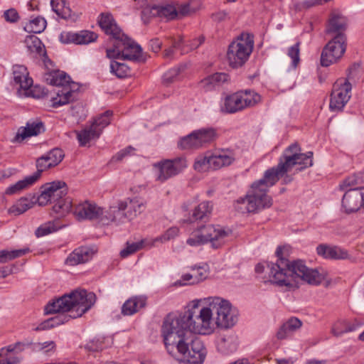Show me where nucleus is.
Returning a JSON list of instances; mask_svg holds the SVG:
<instances>
[{"instance_id":"1","label":"nucleus","mask_w":364,"mask_h":364,"mask_svg":"<svg viewBox=\"0 0 364 364\" xmlns=\"http://www.w3.org/2000/svg\"><path fill=\"white\" fill-rule=\"evenodd\" d=\"M95 301V294L85 289H76L54 299L45 306V313L62 314L41 323L36 330L54 328L68 322L70 318L80 317L91 309Z\"/></svg>"},{"instance_id":"2","label":"nucleus","mask_w":364,"mask_h":364,"mask_svg":"<svg viewBox=\"0 0 364 364\" xmlns=\"http://www.w3.org/2000/svg\"><path fill=\"white\" fill-rule=\"evenodd\" d=\"M276 262L268 264L269 281L279 287L289 289L296 286L297 279H301L311 285H318L323 280V276L316 269L308 268L301 260L290 262L282 256V248L278 247L276 251Z\"/></svg>"},{"instance_id":"3","label":"nucleus","mask_w":364,"mask_h":364,"mask_svg":"<svg viewBox=\"0 0 364 364\" xmlns=\"http://www.w3.org/2000/svg\"><path fill=\"white\" fill-rule=\"evenodd\" d=\"M168 353L181 358L187 364H202L206 355L203 342L191 333L164 343Z\"/></svg>"},{"instance_id":"4","label":"nucleus","mask_w":364,"mask_h":364,"mask_svg":"<svg viewBox=\"0 0 364 364\" xmlns=\"http://www.w3.org/2000/svg\"><path fill=\"white\" fill-rule=\"evenodd\" d=\"M200 302L204 304L203 299L193 301L192 307L179 315L191 334L208 335L214 331L212 309L210 306L199 309Z\"/></svg>"},{"instance_id":"5","label":"nucleus","mask_w":364,"mask_h":364,"mask_svg":"<svg viewBox=\"0 0 364 364\" xmlns=\"http://www.w3.org/2000/svg\"><path fill=\"white\" fill-rule=\"evenodd\" d=\"M272 205V199L267 192L252 183L245 196L237 199L234 207L240 213H257Z\"/></svg>"},{"instance_id":"6","label":"nucleus","mask_w":364,"mask_h":364,"mask_svg":"<svg viewBox=\"0 0 364 364\" xmlns=\"http://www.w3.org/2000/svg\"><path fill=\"white\" fill-rule=\"evenodd\" d=\"M229 235L230 232L219 225H206L192 232L186 242L192 247L210 242L211 246L216 249L227 242Z\"/></svg>"},{"instance_id":"7","label":"nucleus","mask_w":364,"mask_h":364,"mask_svg":"<svg viewBox=\"0 0 364 364\" xmlns=\"http://www.w3.org/2000/svg\"><path fill=\"white\" fill-rule=\"evenodd\" d=\"M204 304L210 306L212 313L215 312V325L220 328H230L235 325L238 320V314L231 304L220 297L204 298Z\"/></svg>"},{"instance_id":"8","label":"nucleus","mask_w":364,"mask_h":364,"mask_svg":"<svg viewBox=\"0 0 364 364\" xmlns=\"http://www.w3.org/2000/svg\"><path fill=\"white\" fill-rule=\"evenodd\" d=\"M254 41L247 33H242L228 47L227 58L229 65L233 68L242 66L252 52Z\"/></svg>"},{"instance_id":"9","label":"nucleus","mask_w":364,"mask_h":364,"mask_svg":"<svg viewBox=\"0 0 364 364\" xmlns=\"http://www.w3.org/2000/svg\"><path fill=\"white\" fill-rule=\"evenodd\" d=\"M70 80L69 75L59 70H53L46 75L45 80L48 84L61 87V89L57 91V96L52 98L54 107L65 105L73 100L74 87L70 86Z\"/></svg>"},{"instance_id":"10","label":"nucleus","mask_w":364,"mask_h":364,"mask_svg":"<svg viewBox=\"0 0 364 364\" xmlns=\"http://www.w3.org/2000/svg\"><path fill=\"white\" fill-rule=\"evenodd\" d=\"M359 68V65H353L349 68L348 79H339L333 85L331 95L329 108L331 111L343 110L351 97L352 85L349 82L353 78V74Z\"/></svg>"},{"instance_id":"11","label":"nucleus","mask_w":364,"mask_h":364,"mask_svg":"<svg viewBox=\"0 0 364 364\" xmlns=\"http://www.w3.org/2000/svg\"><path fill=\"white\" fill-rule=\"evenodd\" d=\"M261 97L251 90L237 92L224 99L221 110L226 113H235L259 102Z\"/></svg>"},{"instance_id":"12","label":"nucleus","mask_w":364,"mask_h":364,"mask_svg":"<svg viewBox=\"0 0 364 364\" xmlns=\"http://www.w3.org/2000/svg\"><path fill=\"white\" fill-rule=\"evenodd\" d=\"M313 152L308 151L305 154L301 153V148L297 143L291 144L284 149L282 155L279 157L287 171H289L295 165H299V171L311 167L313 165Z\"/></svg>"},{"instance_id":"13","label":"nucleus","mask_w":364,"mask_h":364,"mask_svg":"<svg viewBox=\"0 0 364 364\" xmlns=\"http://www.w3.org/2000/svg\"><path fill=\"white\" fill-rule=\"evenodd\" d=\"M161 336L164 343L172 342L182 336L191 334L184 325L179 314H168L164 320L161 326Z\"/></svg>"},{"instance_id":"14","label":"nucleus","mask_w":364,"mask_h":364,"mask_svg":"<svg viewBox=\"0 0 364 364\" xmlns=\"http://www.w3.org/2000/svg\"><path fill=\"white\" fill-rule=\"evenodd\" d=\"M156 181L164 183L180 173L187 166L185 158L178 157L172 160L164 159L154 164Z\"/></svg>"},{"instance_id":"15","label":"nucleus","mask_w":364,"mask_h":364,"mask_svg":"<svg viewBox=\"0 0 364 364\" xmlns=\"http://www.w3.org/2000/svg\"><path fill=\"white\" fill-rule=\"evenodd\" d=\"M217 138L218 133L214 128L199 129L182 138L179 146L183 149H198L211 144Z\"/></svg>"},{"instance_id":"16","label":"nucleus","mask_w":364,"mask_h":364,"mask_svg":"<svg viewBox=\"0 0 364 364\" xmlns=\"http://www.w3.org/2000/svg\"><path fill=\"white\" fill-rule=\"evenodd\" d=\"M331 39L323 48L321 55V64L328 67L340 59L346 50V36L338 35Z\"/></svg>"},{"instance_id":"17","label":"nucleus","mask_w":364,"mask_h":364,"mask_svg":"<svg viewBox=\"0 0 364 364\" xmlns=\"http://www.w3.org/2000/svg\"><path fill=\"white\" fill-rule=\"evenodd\" d=\"M51 167L48 161H47L44 156H42L36 161L37 171L32 175L26 176L24 179L18 181L15 184L9 186L6 189V193L7 194H14L34 184L40 178L42 172Z\"/></svg>"},{"instance_id":"18","label":"nucleus","mask_w":364,"mask_h":364,"mask_svg":"<svg viewBox=\"0 0 364 364\" xmlns=\"http://www.w3.org/2000/svg\"><path fill=\"white\" fill-rule=\"evenodd\" d=\"M126 210V203L122 202V200H117L114 204L110 205L109 209L103 210L101 223L103 225H109L112 223L119 225L124 223L126 220H128Z\"/></svg>"},{"instance_id":"19","label":"nucleus","mask_w":364,"mask_h":364,"mask_svg":"<svg viewBox=\"0 0 364 364\" xmlns=\"http://www.w3.org/2000/svg\"><path fill=\"white\" fill-rule=\"evenodd\" d=\"M104 209L95 203L85 200L80 203L74 207L73 214L79 220H98L101 223V218L103 215Z\"/></svg>"},{"instance_id":"20","label":"nucleus","mask_w":364,"mask_h":364,"mask_svg":"<svg viewBox=\"0 0 364 364\" xmlns=\"http://www.w3.org/2000/svg\"><path fill=\"white\" fill-rule=\"evenodd\" d=\"M284 165L279 159L277 166L267 169L264 172L263 178L255 181L253 184H256L257 186L267 193L269 188L287 173V168Z\"/></svg>"},{"instance_id":"21","label":"nucleus","mask_w":364,"mask_h":364,"mask_svg":"<svg viewBox=\"0 0 364 364\" xmlns=\"http://www.w3.org/2000/svg\"><path fill=\"white\" fill-rule=\"evenodd\" d=\"M97 38V35L89 31H82L80 33L63 32L60 36V40L63 43L88 44Z\"/></svg>"},{"instance_id":"22","label":"nucleus","mask_w":364,"mask_h":364,"mask_svg":"<svg viewBox=\"0 0 364 364\" xmlns=\"http://www.w3.org/2000/svg\"><path fill=\"white\" fill-rule=\"evenodd\" d=\"M358 188L346 191L342 198V208L346 213L357 212L363 206Z\"/></svg>"},{"instance_id":"23","label":"nucleus","mask_w":364,"mask_h":364,"mask_svg":"<svg viewBox=\"0 0 364 364\" xmlns=\"http://www.w3.org/2000/svg\"><path fill=\"white\" fill-rule=\"evenodd\" d=\"M122 58L123 60H141V48L139 45L129 38L124 33L120 36Z\"/></svg>"},{"instance_id":"24","label":"nucleus","mask_w":364,"mask_h":364,"mask_svg":"<svg viewBox=\"0 0 364 364\" xmlns=\"http://www.w3.org/2000/svg\"><path fill=\"white\" fill-rule=\"evenodd\" d=\"M13 79L15 85H18V92L20 95L24 90H28L33 85V80L24 65L13 66Z\"/></svg>"},{"instance_id":"25","label":"nucleus","mask_w":364,"mask_h":364,"mask_svg":"<svg viewBox=\"0 0 364 364\" xmlns=\"http://www.w3.org/2000/svg\"><path fill=\"white\" fill-rule=\"evenodd\" d=\"M43 128V124L41 122H28L25 127H21L18 129L15 136L11 140V141L12 143H21L28 137L39 134Z\"/></svg>"},{"instance_id":"26","label":"nucleus","mask_w":364,"mask_h":364,"mask_svg":"<svg viewBox=\"0 0 364 364\" xmlns=\"http://www.w3.org/2000/svg\"><path fill=\"white\" fill-rule=\"evenodd\" d=\"M98 23L107 35L111 36L113 39L120 38L122 31L110 13H102L98 17Z\"/></svg>"},{"instance_id":"27","label":"nucleus","mask_w":364,"mask_h":364,"mask_svg":"<svg viewBox=\"0 0 364 364\" xmlns=\"http://www.w3.org/2000/svg\"><path fill=\"white\" fill-rule=\"evenodd\" d=\"M95 251L90 247H80L73 250L67 257L65 264L70 266L83 264L90 260Z\"/></svg>"},{"instance_id":"28","label":"nucleus","mask_w":364,"mask_h":364,"mask_svg":"<svg viewBox=\"0 0 364 364\" xmlns=\"http://www.w3.org/2000/svg\"><path fill=\"white\" fill-rule=\"evenodd\" d=\"M346 18L340 14H333L328 20L326 28V35L329 37L346 36Z\"/></svg>"},{"instance_id":"29","label":"nucleus","mask_w":364,"mask_h":364,"mask_svg":"<svg viewBox=\"0 0 364 364\" xmlns=\"http://www.w3.org/2000/svg\"><path fill=\"white\" fill-rule=\"evenodd\" d=\"M122 202H125L127 205V216L128 220L131 221L135 219L139 215L144 211L146 208V202L138 197L128 198Z\"/></svg>"},{"instance_id":"30","label":"nucleus","mask_w":364,"mask_h":364,"mask_svg":"<svg viewBox=\"0 0 364 364\" xmlns=\"http://www.w3.org/2000/svg\"><path fill=\"white\" fill-rule=\"evenodd\" d=\"M146 297L144 296H135L127 299L122 306V314L124 316H132L140 309L145 307Z\"/></svg>"},{"instance_id":"31","label":"nucleus","mask_w":364,"mask_h":364,"mask_svg":"<svg viewBox=\"0 0 364 364\" xmlns=\"http://www.w3.org/2000/svg\"><path fill=\"white\" fill-rule=\"evenodd\" d=\"M318 255L326 259H345L348 257V252L338 247H330L326 245H319L316 248Z\"/></svg>"},{"instance_id":"32","label":"nucleus","mask_w":364,"mask_h":364,"mask_svg":"<svg viewBox=\"0 0 364 364\" xmlns=\"http://www.w3.org/2000/svg\"><path fill=\"white\" fill-rule=\"evenodd\" d=\"M301 326L302 322L299 318L291 317L280 326L277 333V338L279 340L285 339L299 329Z\"/></svg>"},{"instance_id":"33","label":"nucleus","mask_w":364,"mask_h":364,"mask_svg":"<svg viewBox=\"0 0 364 364\" xmlns=\"http://www.w3.org/2000/svg\"><path fill=\"white\" fill-rule=\"evenodd\" d=\"M218 350L223 354L235 352L237 348V341L235 335H225L218 343Z\"/></svg>"},{"instance_id":"34","label":"nucleus","mask_w":364,"mask_h":364,"mask_svg":"<svg viewBox=\"0 0 364 364\" xmlns=\"http://www.w3.org/2000/svg\"><path fill=\"white\" fill-rule=\"evenodd\" d=\"M36 204L33 196H28L20 198L8 210L9 213L14 215H19Z\"/></svg>"},{"instance_id":"35","label":"nucleus","mask_w":364,"mask_h":364,"mask_svg":"<svg viewBox=\"0 0 364 364\" xmlns=\"http://www.w3.org/2000/svg\"><path fill=\"white\" fill-rule=\"evenodd\" d=\"M178 233L179 229L177 227H171L161 235L153 239H149V240L146 241V244L149 246V248H151L155 247L158 243L163 244L174 239L178 235Z\"/></svg>"},{"instance_id":"36","label":"nucleus","mask_w":364,"mask_h":364,"mask_svg":"<svg viewBox=\"0 0 364 364\" xmlns=\"http://www.w3.org/2000/svg\"><path fill=\"white\" fill-rule=\"evenodd\" d=\"M49 191L51 192L53 202L64 199L68 193L67 185L64 181H57L49 183Z\"/></svg>"},{"instance_id":"37","label":"nucleus","mask_w":364,"mask_h":364,"mask_svg":"<svg viewBox=\"0 0 364 364\" xmlns=\"http://www.w3.org/2000/svg\"><path fill=\"white\" fill-rule=\"evenodd\" d=\"M100 135V129H95V126H90L77 133V137L80 146H85L92 139L99 138Z\"/></svg>"},{"instance_id":"38","label":"nucleus","mask_w":364,"mask_h":364,"mask_svg":"<svg viewBox=\"0 0 364 364\" xmlns=\"http://www.w3.org/2000/svg\"><path fill=\"white\" fill-rule=\"evenodd\" d=\"M358 325L355 323H349L346 320L338 321L331 328V333L333 336L339 337L343 333L354 331L357 329Z\"/></svg>"},{"instance_id":"39","label":"nucleus","mask_w":364,"mask_h":364,"mask_svg":"<svg viewBox=\"0 0 364 364\" xmlns=\"http://www.w3.org/2000/svg\"><path fill=\"white\" fill-rule=\"evenodd\" d=\"M50 5L53 11L63 18L71 17L72 11L65 0H51Z\"/></svg>"},{"instance_id":"40","label":"nucleus","mask_w":364,"mask_h":364,"mask_svg":"<svg viewBox=\"0 0 364 364\" xmlns=\"http://www.w3.org/2000/svg\"><path fill=\"white\" fill-rule=\"evenodd\" d=\"M158 17L166 21L175 19L178 15V10L172 4L157 5Z\"/></svg>"},{"instance_id":"41","label":"nucleus","mask_w":364,"mask_h":364,"mask_svg":"<svg viewBox=\"0 0 364 364\" xmlns=\"http://www.w3.org/2000/svg\"><path fill=\"white\" fill-rule=\"evenodd\" d=\"M31 346L33 352L41 353L48 355L53 354L56 350V344L53 341L42 343H31Z\"/></svg>"},{"instance_id":"42","label":"nucleus","mask_w":364,"mask_h":364,"mask_svg":"<svg viewBox=\"0 0 364 364\" xmlns=\"http://www.w3.org/2000/svg\"><path fill=\"white\" fill-rule=\"evenodd\" d=\"M46 27V21L44 18L38 16L29 21L24 27L28 33H40Z\"/></svg>"},{"instance_id":"43","label":"nucleus","mask_w":364,"mask_h":364,"mask_svg":"<svg viewBox=\"0 0 364 364\" xmlns=\"http://www.w3.org/2000/svg\"><path fill=\"white\" fill-rule=\"evenodd\" d=\"M31 250L28 247H25L19 250H3L0 251V263H6L14 259L20 257L28 252Z\"/></svg>"},{"instance_id":"44","label":"nucleus","mask_w":364,"mask_h":364,"mask_svg":"<svg viewBox=\"0 0 364 364\" xmlns=\"http://www.w3.org/2000/svg\"><path fill=\"white\" fill-rule=\"evenodd\" d=\"M53 210L60 216H65L71 210L73 212L72 200L70 198H65L54 203Z\"/></svg>"},{"instance_id":"45","label":"nucleus","mask_w":364,"mask_h":364,"mask_svg":"<svg viewBox=\"0 0 364 364\" xmlns=\"http://www.w3.org/2000/svg\"><path fill=\"white\" fill-rule=\"evenodd\" d=\"M200 0H189L181 4L178 7V14L182 16H189L200 9Z\"/></svg>"},{"instance_id":"46","label":"nucleus","mask_w":364,"mask_h":364,"mask_svg":"<svg viewBox=\"0 0 364 364\" xmlns=\"http://www.w3.org/2000/svg\"><path fill=\"white\" fill-rule=\"evenodd\" d=\"M229 80V75L224 73H215L204 80L202 81V83L207 86L208 89L214 87L217 85H219L222 83L228 82Z\"/></svg>"},{"instance_id":"47","label":"nucleus","mask_w":364,"mask_h":364,"mask_svg":"<svg viewBox=\"0 0 364 364\" xmlns=\"http://www.w3.org/2000/svg\"><path fill=\"white\" fill-rule=\"evenodd\" d=\"M112 343L111 338L99 337L91 340L86 345V348L90 351L102 350Z\"/></svg>"},{"instance_id":"48","label":"nucleus","mask_w":364,"mask_h":364,"mask_svg":"<svg viewBox=\"0 0 364 364\" xmlns=\"http://www.w3.org/2000/svg\"><path fill=\"white\" fill-rule=\"evenodd\" d=\"M211 210L212 205L209 202L205 201L200 203L195 208L190 222L192 223L195 220L203 219L210 213Z\"/></svg>"},{"instance_id":"49","label":"nucleus","mask_w":364,"mask_h":364,"mask_svg":"<svg viewBox=\"0 0 364 364\" xmlns=\"http://www.w3.org/2000/svg\"><path fill=\"white\" fill-rule=\"evenodd\" d=\"M110 71L119 78H122L129 75V68L124 63L112 60L110 63Z\"/></svg>"},{"instance_id":"50","label":"nucleus","mask_w":364,"mask_h":364,"mask_svg":"<svg viewBox=\"0 0 364 364\" xmlns=\"http://www.w3.org/2000/svg\"><path fill=\"white\" fill-rule=\"evenodd\" d=\"M49 189V183L42 186L41 194L38 196H33L35 203L40 206L46 205L49 202L53 203L51 192Z\"/></svg>"},{"instance_id":"51","label":"nucleus","mask_w":364,"mask_h":364,"mask_svg":"<svg viewBox=\"0 0 364 364\" xmlns=\"http://www.w3.org/2000/svg\"><path fill=\"white\" fill-rule=\"evenodd\" d=\"M43 156L47 161H48L49 164L53 167L61 162L64 157V154L62 149L55 148L53 149Z\"/></svg>"},{"instance_id":"52","label":"nucleus","mask_w":364,"mask_h":364,"mask_svg":"<svg viewBox=\"0 0 364 364\" xmlns=\"http://www.w3.org/2000/svg\"><path fill=\"white\" fill-rule=\"evenodd\" d=\"M147 240H149V239L143 240H141L140 242H134V243H131V244L127 242V247L120 251L121 257H127L129 256L130 255L134 254V252H136L137 250H140L143 247H149V246L146 245V241H147Z\"/></svg>"},{"instance_id":"53","label":"nucleus","mask_w":364,"mask_h":364,"mask_svg":"<svg viewBox=\"0 0 364 364\" xmlns=\"http://www.w3.org/2000/svg\"><path fill=\"white\" fill-rule=\"evenodd\" d=\"M112 115V112L106 111L102 114L99 116L95 119L92 126H95V129H100V134L102 129L106 127L110 123V117Z\"/></svg>"},{"instance_id":"54","label":"nucleus","mask_w":364,"mask_h":364,"mask_svg":"<svg viewBox=\"0 0 364 364\" xmlns=\"http://www.w3.org/2000/svg\"><path fill=\"white\" fill-rule=\"evenodd\" d=\"M157 5L146 6L141 10V18L144 24H147L154 18L158 17Z\"/></svg>"},{"instance_id":"55","label":"nucleus","mask_w":364,"mask_h":364,"mask_svg":"<svg viewBox=\"0 0 364 364\" xmlns=\"http://www.w3.org/2000/svg\"><path fill=\"white\" fill-rule=\"evenodd\" d=\"M209 159V154L197 157L193 165L194 169L199 172H205L210 169Z\"/></svg>"},{"instance_id":"56","label":"nucleus","mask_w":364,"mask_h":364,"mask_svg":"<svg viewBox=\"0 0 364 364\" xmlns=\"http://www.w3.org/2000/svg\"><path fill=\"white\" fill-rule=\"evenodd\" d=\"M21 95L33 97L36 99L43 98L47 95V90L39 85L31 87L28 90H24Z\"/></svg>"},{"instance_id":"57","label":"nucleus","mask_w":364,"mask_h":364,"mask_svg":"<svg viewBox=\"0 0 364 364\" xmlns=\"http://www.w3.org/2000/svg\"><path fill=\"white\" fill-rule=\"evenodd\" d=\"M31 346L29 343L16 342L14 344L9 345L5 348H2L0 350V356L3 355V353L6 351L7 353H13L14 354L19 353L25 350V348Z\"/></svg>"},{"instance_id":"58","label":"nucleus","mask_w":364,"mask_h":364,"mask_svg":"<svg viewBox=\"0 0 364 364\" xmlns=\"http://www.w3.org/2000/svg\"><path fill=\"white\" fill-rule=\"evenodd\" d=\"M113 48L106 50L107 57L108 58L119 59L122 58V46L120 39H114Z\"/></svg>"},{"instance_id":"59","label":"nucleus","mask_w":364,"mask_h":364,"mask_svg":"<svg viewBox=\"0 0 364 364\" xmlns=\"http://www.w3.org/2000/svg\"><path fill=\"white\" fill-rule=\"evenodd\" d=\"M363 183L362 178L357 174H353L352 176L346 178L340 185V189L345 191L346 189L358 185Z\"/></svg>"},{"instance_id":"60","label":"nucleus","mask_w":364,"mask_h":364,"mask_svg":"<svg viewBox=\"0 0 364 364\" xmlns=\"http://www.w3.org/2000/svg\"><path fill=\"white\" fill-rule=\"evenodd\" d=\"M186 65H181L178 67L170 69L163 75V81L165 83H171L178 77L181 71L183 70Z\"/></svg>"},{"instance_id":"61","label":"nucleus","mask_w":364,"mask_h":364,"mask_svg":"<svg viewBox=\"0 0 364 364\" xmlns=\"http://www.w3.org/2000/svg\"><path fill=\"white\" fill-rule=\"evenodd\" d=\"M57 228L54 225L53 222L50 221L39 226L36 229L35 234L37 237H40L55 232Z\"/></svg>"},{"instance_id":"62","label":"nucleus","mask_w":364,"mask_h":364,"mask_svg":"<svg viewBox=\"0 0 364 364\" xmlns=\"http://www.w3.org/2000/svg\"><path fill=\"white\" fill-rule=\"evenodd\" d=\"M213 154L220 164H223V167L230 165L234 161L232 154L227 151H223Z\"/></svg>"},{"instance_id":"63","label":"nucleus","mask_w":364,"mask_h":364,"mask_svg":"<svg viewBox=\"0 0 364 364\" xmlns=\"http://www.w3.org/2000/svg\"><path fill=\"white\" fill-rule=\"evenodd\" d=\"M287 55L292 60V66L296 68L300 61L299 42L296 43L288 49Z\"/></svg>"},{"instance_id":"64","label":"nucleus","mask_w":364,"mask_h":364,"mask_svg":"<svg viewBox=\"0 0 364 364\" xmlns=\"http://www.w3.org/2000/svg\"><path fill=\"white\" fill-rule=\"evenodd\" d=\"M3 16L6 21L9 23H16L19 18L18 14L14 9L6 10Z\"/></svg>"}]
</instances>
